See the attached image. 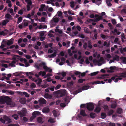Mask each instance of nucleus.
<instances>
[{
	"label": "nucleus",
	"mask_w": 126,
	"mask_h": 126,
	"mask_svg": "<svg viewBox=\"0 0 126 126\" xmlns=\"http://www.w3.org/2000/svg\"><path fill=\"white\" fill-rule=\"evenodd\" d=\"M126 77V72L124 73H119L117 75H115L114 76L112 77L111 79L112 80H114L116 77H117V79L118 80H121L122 79V78H125Z\"/></svg>",
	"instance_id": "1"
},
{
	"label": "nucleus",
	"mask_w": 126,
	"mask_h": 126,
	"mask_svg": "<svg viewBox=\"0 0 126 126\" xmlns=\"http://www.w3.org/2000/svg\"><path fill=\"white\" fill-rule=\"evenodd\" d=\"M6 102L7 104H10V98L7 96L3 98H0V103L4 104Z\"/></svg>",
	"instance_id": "2"
},
{
	"label": "nucleus",
	"mask_w": 126,
	"mask_h": 126,
	"mask_svg": "<svg viewBox=\"0 0 126 126\" xmlns=\"http://www.w3.org/2000/svg\"><path fill=\"white\" fill-rule=\"evenodd\" d=\"M66 91L65 90H58L56 91V93L58 95H59L60 97L65 96L67 93Z\"/></svg>",
	"instance_id": "3"
},
{
	"label": "nucleus",
	"mask_w": 126,
	"mask_h": 126,
	"mask_svg": "<svg viewBox=\"0 0 126 126\" xmlns=\"http://www.w3.org/2000/svg\"><path fill=\"white\" fill-rule=\"evenodd\" d=\"M27 112V110L25 108H24L21 111H18L17 113L20 117H23L25 115Z\"/></svg>",
	"instance_id": "4"
},
{
	"label": "nucleus",
	"mask_w": 126,
	"mask_h": 126,
	"mask_svg": "<svg viewBox=\"0 0 126 126\" xmlns=\"http://www.w3.org/2000/svg\"><path fill=\"white\" fill-rule=\"evenodd\" d=\"M94 107V105L92 103H88L87 104L86 108L89 111L93 110Z\"/></svg>",
	"instance_id": "5"
},
{
	"label": "nucleus",
	"mask_w": 126,
	"mask_h": 126,
	"mask_svg": "<svg viewBox=\"0 0 126 126\" xmlns=\"http://www.w3.org/2000/svg\"><path fill=\"white\" fill-rule=\"evenodd\" d=\"M50 111L49 109L47 107H45L42 110V112L44 113H48Z\"/></svg>",
	"instance_id": "6"
},
{
	"label": "nucleus",
	"mask_w": 126,
	"mask_h": 126,
	"mask_svg": "<svg viewBox=\"0 0 126 126\" xmlns=\"http://www.w3.org/2000/svg\"><path fill=\"white\" fill-rule=\"evenodd\" d=\"M103 19V17L102 16H99V17L96 18L94 19H90V20L92 22H97L98 21H99L100 20H102Z\"/></svg>",
	"instance_id": "7"
},
{
	"label": "nucleus",
	"mask_w": 126,
	"mask_h": 126,
	"mask_svg": "<svg viewBox=\"0 0 126 126\" xmlns=\"http://www.w3.org/2000/svg\"><path fill=\"white\" fill-rule=\"evenodd\" d=\"M59 21V19L57 18H53L51 21L50 23L52 25H54L53 22L57 23Z\"/></svg>",
	"instance_id": "8"
},
{
	"label": "nucleus",
	"mask_w": 126,
	"mask_h": 126,
	"mask_svg": "<svg viewBox=\"0 0 126 126\" xmlns=\"http://www.w3.org/2000/svg\"><path fill=\"white\" fill-rule=\"evenodd\" d=\"M44 97L45 98L51 99L52 98V95L50 94H49L46 93L44 95Z\"/></svg>",
	"instance_id": "9"
},
{
	"label": "nucleus",
	"mask_w": 126,
	"mask_h": 126,
	"mask_svg": "<svg viewBox=\"0 0 126 126\" xmlns=\"http://www.w3.org/2000/svg\"><path fill=\"white\" fill-rule=\"evenodd\" d=\"M39 102L41 104H45L46 101L44 98H41L40 99L39 101Z\"/></svg>",
	"instance_id": "10"
},
{
	"label": "nucleus",
	"mask_w": 126,
	"mask_h": 126,
	"mask_svg": "<svg viewBox=\"0 0 126 126\" xmlns=\"http://www.w3.org/2000/svg\"><path fill=\"white\" fill-rule=\"evenodd\" d=\"M57 1L60 2V5L62 7H63L65 6V3L64 2H62V0H58Z\"/></svg>",
	"instance_id": "11"
},
{
	"label": "nucleus",
	"mask_w": 126,
	"mask_h": 126,
	"mask_svg": "<svg viewBox=\"0 0 126 126\" xmlns=\"http://www.w3.org/2000/svg\"><path fill=\"white\" fill-rule=\"evenodd\" d=\"M120 57L117 55H115L113 58V59L114 61H118L119 60Z\"/></svg>",
	"instance_id": "12"
},
{
	"label": "nucleus",
	"mask_w": 126,
	"mask_h": 126,
	"mask_svg": "<svg viewBox=\"0 0 126 126\" xmlns=\"http://www.w3.org/2000/svg\"><path fill=\"white\" fill-rule=\"evenodd\" d=\"M13 39H11L10 40H8L6 43V44L7 45H10L12 44L13 43Z\"/></svg>",
	"instance_id": "13"
},
{
	"label": "nucleus",
	"mask_w": 126,
	"mask_h": 126,
	"mask_svg": "<svg viewBox=\"0 0 126 126\" xmlns=\"http://www.w3.org/2000/svg\"><path fill=\"white\" fill-rule=\"evenodd\" d=\"M40 114V112L39 111H34L32 113V115L34 117H36L37 115H39Z\"/></svg>",
	"instance_id": "14"
},
{
	"label": "nucleus",
	"mask_w": 126,
	"mask_h": 126,
	"mask_svg": "<svg viewBox=\"0 0 126 126\" xmlns=\"http://www.w3.org/2000/svg\"><path fill=\"white\" fill-rule=\"evenodd\" d=\"M56 52L55 51L52 54L50 55H48V57L49 58H54L56 56Z\"/></svg>",
	"instance_id": "15"
},
{
	"label": "nucleus",
	"mask_w": 126,
	"mask_h": 126,
	"mask_svg": "<svg viewBox=\"0 0 126 126\" xmlns=\"http://www.w3.org/2000/svg\"><path fill=\"white\" fill-rule=\"evenodd\" d=\"M119 50L121 53L123 54V53L124 52H125L126 51V47L124 48L121 47L120 48Z\"/></svg>",
	"instance_id": "16"
},
{
	"label": "nucleus",
	"mask_w": 126,
	"mask_h": 126,
	"mask_svg": "<svg viewBox=\"0 0 126 126\" xmlns=\"http://www.w3.org/2000/svg\"><path fill=\"white\" fill-rule=\"evenodd\" d=\"M80 114L83 116H87V115L85 113V110H81L80 112Z\"/></svg>",
	"instance_id": "17"
},
{
	"label": "nucleus",
	"mask_w": 126,
	"mask_h": 126,
	"mask_svg": "<svg viewBox=\"0 0 126 126\" xmlns=\"http://www.w3.org/2000/svg\"><path fill=\"white\" fill-rule=\"evenodd\" d=\"M37 121L38 123H42L43 122V121L42 120V118L40 117L37 118Z\"/></svg>",
	"instance_id": "18"
},
{
	"label": "nucleus",
	"mask_w": 126,
	"mask_h": 126,
	"mask_svg": "<svg viewBox=\"0 0 126 126\" xmlns=\"http://www.w3.org/2000/svg\"><path fill=\"white\" fill-rule=\"evenodd\" d=\"M88 47L90 49L92 48L93 46L92 45L91 42L90 41H89L87 43Z\"/></svg>",
	"instance_id": "19"
},
{
	"label": "nucleus",
	"mask_w": 126,
	"mask_h": 126,
	"mask_svg": "<svg viewBox=\"0 0 126 126\" xmlns=\"http://www.w3.org/2000/svg\"><path fill=\"white\" fill-rule=\"evenodd\" d=\"M19 93L21 94H23L25 95V96L27 97H29V96L28 94V93L26 92H19Z\"/></svg>",
	"instance_id": "20"
},
{
	"label": "nucleus",
	"mask_w": 126,
	"mask_h": 126,
	"mask_svg": "<svg viewBox=\"0 0 126 126\" xmlns=\"http://www.w3.org/2000/svg\"><path fill=\"white\" fill-rule=\"evenodd\" d=\"M84 32L86 33H90L91 34L92 32H90L89 30L86 27H85L84 29Z\"/></svg>",
	"instance_id": "21"
},
{
	"label": "nucleus",
	"mask_w": 126,
	"mask_h": 126,
	"mask_svg": "<svg viewBox=\"0 0 126 126\" xmlns=\"http://www.w3.org/2000/svg\"><path fill=\"white\" fill-rule=\"evenodd\" d=\"M113 112V110L110 109L108 111L107 113L108 115L109 116H110L112 115Z\"/></svg>",
	"instance_id": "22"
},
{
	"label": "nucleus",
	"mask_w": 126,
	"mask_h": 126,
	"mask_svg": "<svg viewBox=\"0 0 126 126\" xmlns=\"http://www.w3.org/2000/svg\"><path fill=\"white\" fill-rule=\"evenodd\" d=\"M101 110V108L99 107H98L96 108L95 110L94 111L98 113L100 112Z\"/></svg>",
	"instance_id": "23"
},
{
	"label": "nucleus",
	"mask_w": 126,
	"mask_h": 126,
	"mask_svg": "<svg viewBox=\"0 0 126 126\" xmlns=\"http://www.w3.org/2000/svg\"><path fill=\"white\" fill-rule=\"evenodd\" d=\"M25 2L27 3V5L31 6L32 3V2L31 0H25Z\"/></svg>",
	"instance_id": "24"
},
{
	"label": "nucleus",
	"mask_w": 126,
	"mask_h": 126,
	"mask_svg": "<svg viewBox=\"0 0 126 126\" xmlns=\"http://www.w3.org/2000/svg\"><path fill=\"white\" fill-rule=\"evenodd\" d=\"M9 22V20L8 19L2 21V24L3 25L5 26L6 25L7 23Z\"/></svg>",
	"instance_id": "25"
},
{
	"label": "nucleus",
	"mask_w": 126,
	"mask_h": 126,
	"mask_svg": "<svg viewBox=\"0 0 126 126\" xmlns=\"http://www.w3.org/2000/svg\"><path fill=\"white\" fill-rule=\"evenodd\" d=\"M26 10L25 8H23V9H21L19 10L18 12V13L20 15H22L24 11Z\"/></svg>",
	"instance_id": "26"
},
{
	"label": "nucleus",
	"mask_w": 126,
	"mask_h": 126,
	"mask_svg": "<svg viewBox=\"0 0 126 126\" xmlns=\"http://www.w3.org/2000/svg\"><path fill=\"white\" fill-rule=\"evenodd\" d=\"M117 103L116 102L113 103L111 105V107L112 108H115L117 106Z\"/></svg>",
	"instance_id": "27"
},
{
	"label": "nucleus",
	"mask_w": 126,
	"mask_h": 126,
	"mask_svg": "<svg viewBox=\"0 0 126 126\" xmlns=\"http://www.w3.org/2000/svg\"><path fill=\"white\" fill-rule=\"evenodd\" d=\"M12 117L16 120H17L18 118V116L16 114H14L12 115Z\"/></svg>",
	"instance_id": "28"
},
{
	"label": "nucleus",
	"mask_w": 126,
	"mask_h": 126,
	"mask_svg": "<svg viewBox=\"0 0 126 126\" xmlns=\"http://www.w3.org/2000/svg\"><path fill=\"white\" fill-rule=\"evenodd\" d=\"M5 17L8 19H10L11 17V16L10 15V14H7L5 15Z\"/></svg>",
	"instance_id": "29"
},
{
	"label": "nucleus",
	"mask_w": 126,
	"mask_h": 126,
	"mask_svg": "<svg viewBox=\"0 0 126 126\" xmlns=\"http://www.w3.org/2000/svg\"><path fill=\"white\" fill-rule=\"evenodd\" d=\"M20 102L22 104H25L26 103V101L24 99H21L20 100Z\"/></svg>",
	"instance_id": "30"
},
{
	"label": "nucleus",
	"mask_w": 126,
	"mask_h": 126,
	"mask_svg": "<svg viewBox=\"0 0 126 126\" xmlns=\"http://www.w3.org/2000/svg\"><path fill=\"white\" fill-rule=\"evenodd\" d=\"M98 72H99L98 71L94 72L91 73L90 74V75L91 76H94L96 75L97 74Z\"/></svg>",
	"instance_id": "31"
},
{
	"label": "nucleus",
	"mask_w": 126,
	"mask_h": 126,
	"mask_svg": "<svg viewBox=\"0 0 126 126\" xmlns=\"http://www.w3.org/2000/svg\"><path fill=\"white\" fill-rule=\"evenodd\" d=\"M101 118L103 119H104L105 118L106 116V113H101Z\"/></svg>",
	"instance_id": "32"
},
{
	"label": "nucleus",
	"mask_w": 126,
	"mask_h": 126,
	"mask_svg": "<svg viewBox=\"0 0 126 126\" xmlns=\"http://www.w3.org/2000/svg\"><path fill=\"white\" fill-rule=\"evenodd\" d=\"M89 88V86H85L82 87V90H85L88 89Z\"/></svg>",
	"instance_id": "33"
},
{
	"label": "nucleus",
	"mask_w": 126,
	"mask_h": 126,
	"mask_svg": "<svg viewBox=\"0 0 126 126\" xmlns=\"http://www.w3.org/2000/svg\"><path fill=\"white\" fill-rule=\"evenodd\" d=\"M25 73L26 74V75L27 76H28L29 75V74L30 75H34V73L32 72H30L29 73L28 72H25Z\"/></svg>",
	"instance_id": "34"
},
{
	"label": "nucleus",
	"mask_w": 126,
	"mask_h": 126,
	"mask_svg": "<svg viewBox=\"0 0 126 126\" xmlns=\"http://www.w3.org/2000/svg\"><path fill=\"white\" fill-rule=\"evenodd\" d=\"M43 68L45 70L46 72H47L48 71L49 69V68L48 67L46 66H44L43 67Z\"/></svg>",
	"instance_id": "35"
},
{
	"label": "nucleus",
	"mask_w": 126,
	"mask_h": 126,
	"mask_svg": "<svg viewBox=\"0 0 126 126\" xmlns=\"http://www.w3.org/2000/svg\"><path fill=\"white\" fill-rule=\"evenodd\" d=\"M21 74V73L19 72H16L13 74V75L15 76H20Z\"/></svg>",
	"instance_id": "36"
},
{
	"label": "nucleus",
	"mask_w": 126,
	"mask_h": 126,
	"mask_svg": "<svg viewBox=\"0 0 126 126\" xmlns=\"http://www.w3.org/2000/svg\"><path fill=\"white\" fill-rule=\"evenodd\" d=\"M117 112L119 114H121L122 112V109L121 108L118 109L117 110Z\"/></svg>",
	"instance_id": "37"
},
{
	"label": "nucleus",
	"mask_w": 126,
	"mask_h": 126,
	"mask_svg": "<svg viewBox=\"0 0 126 126\" xmlns=\"http://www.w3.org/2000/svg\"><path fill=\"white\" fill-rule=\"evenodd\" d=\"M82 90V89H79L77 90L75 92V94H76L79 93L81 92Z\"/></svg>",
	"instance_id": "38"
},
{
	"label": "nucleus",
	"mask_w": 126,
	"mask_h": 126,
	"mask_svg": "<svg viewBox=\"0 0 126 126\" xmlns=\"http://www.w3.org/2000/svg\"><path fill=\"white\" fill-rule=\"evenodd\" d=\"M22 18L21 17H19L18 18V19L17 21V24H19L22 21Z\"/></svg>",
	"instance_id": "39"
},
{
	"label": "nucleus",
	"mask_w": 126,
	"mask_h": 126,
	"mask_svg": "<svg viewBox=\"0 0 126 126\" xmlns=\"http://www.w3.org/2000/svg\"><path fill=\"white\" fill-rule=\"evenodd\" d=\"M106 3L108 6H111L112 5L109 0H106Z\"/></svg>",
	"instance_id": "40"
},
{
	"label": "nucleus",
	"mask_w": 126,
	"mask_h": 126,
	"mask_svg": "<svg viewBox=\"0 0 126 126\" xmlns=\"http://www.w3.org/2000/svg\"><path fill=\"white\" fill-rule=\"evenodd\" d=\"M36 85L34 83H32L30 85L31 88L33 89L36 87Z\"/></svg>",
	"instance_id": "41"
},
{
	"label": "nucleus",
	"mask_w": 126,
	"mask_h": 126,
	"mask_svg": "<svg viewBox=\"0 0 126 126\" xmlns=\"http://www.w3.org/2000/svg\"><path fill=\"white\" fill-rule=\"evenodd\" d=\"M39 81L37 83V85H38L40 84L42 82V80L40 78H38V79Z\"/></svg>",
	"instance_id": "42"
},
{
	"label": "nucleus",
	"mask_w": 126,
	"mask_h": 126,
	"mask_svg": "<svg viewBox=\"0 0 126 126\" xmlns=\"http://www.w3.org/2000/svg\"><path fill=\"white\" fill-rule=\"evenodd\" d=\"M104 108L105 111H108L109 110L108 107L107 105H105L104 106Z\"/></svg>",
	"instance_id": "43"
},
{
	"label": "nucleus",
	"mask_w": 126,
	"mask_h": 126,
	"mask_svg": "<svg viewBox=\"0 0 126 126\" xmlns=\"http://www.w3.org/2000/svg\"><path fill=\"white\" fill-rule=\"evenodd\" d=\"M4 118L6 121H8V122H10V119L7 116H5L4 117Z\"/></svg>",
	"instance_id": "44"
},
{
	"label": "nucleus",
	"mask_w": 126,
	"mask_h": 126,
	"mask_svg": "<svg viewBox=\"0 0 126 126\" xmlns=\"http://www.w3.org/2000/svg\"><path fill=\"white\" fill-rule=\"evenodd\" d=\"M108 26L110 27V29L111 30L113 28V26L111 23H108Z\"/></svg>",
	"instance_id": "45"
},
{
	"label": "nucleus",
	"mask_w": 126,
	"mask_h": 126,
	"mask_svg": "<svg viewBox=\"0 0 126 126\" xmlns=\"http://www.w3.org/2000/svg\"><path fill=\"white\" fill-rule=\"evenodd\" d=\"M48 84H43L41 85V87L43 88H46L48 86Z\"/></svg>",
	"instance_id": "46"
},
{
	"label": "nucleus",
	"mask_w": 126,
	"mask_h": 126,
	"mask_svg": "<svg viewBox=\"0 0 126 126\" xmlns=\"http://www.w3.org/2000/svg\"><path fill=\"white\" fill-rule=\"evenodd\" d=\"M48 121L49 122H50V123H54L55 122V121L54 120L51 118H50L48 120Z\"/></svg>",
	"instance_id": "47"
},
{
	"label": "nucleus",
	"mask_w": 126,
	"mask_h": 126,
	"mask_svg": "<svg viewBox=\"0 0 126 126\" xmlns=\"http://www.w3.org/2000/svg\"><path fill=\"white\" fill-rule=\"evenodd\" d=\"M90 116L91 118H94L95 116V115L94 113H91L90 114Z\"/></svg>",
	"instance_id": "48"
},
{
	"label": "nucleus",
	"mask_w": 126,
	"mask_h": 126,
	"mask_svg": "<svg viewBox=\"0 0 126 126\" xmlns=\"http://www.w3.org/2000/svg\"><path fill=\"white\" fill-rule=\"evenodd\" d=\"M85 80V79H80L78 80V82L79 83H82L83 81H84Z\"/></svg>",
	"instance_id": "49"
},
{
	"label": "nucleus",
	"mask_w": 126,
	"mask_h": 126,
	"mask_svg": "<svg viewBox=\"0 0 126 126\" xmlns=\"http://www.w3.org/2000/svg\"><path fill=\"white\" fill-rule=\"evenodd\" d=\"M58 16L59 17H60L62 15V12L60 11H59L58 12Z\"/></svg>",
	"instance_id": "50"
},
{
	"label": "nucleus",
	"mask_w": 126,
	"mask_h": 126,
	"mask_svg": "<svg viewBox=\"0 0 126 126\" xmlns=\"http://www.w3.org/2000/svg\"><path fill=\"white\" fill-rule=\"evenodd\" d=\"M120 59L122 60L123 62H125L126 60V57H125L122 56L120 57Z\"/></svg>",
	"instance_id": "51"
},
{
	"label": "nucleus",
	"mask_w": 126,
	"mask_h": 126,
	"mask_svg": "<svg viewBox=\"0 0 126 126\" xmlns=\"http://www.w3.org/2000/svg\"><path fill=\"white\" fill-rule=\"evenodd\" d=\"M70 6L71 8H73L74 7V2L73 1H71L70 2Z\"/></svg>",
	"instance_id": "52"
},
{
	"label": "nucleus",
	"mask_w": 126,
	"mask_h": 126,
	"mask_svg": "<svg viewBox=\"0 0 126 126\" xmlns=\"http://www.w3.org/2000/svg\"><path fill=\"white\" fill-rule=\"evenodd\" d=\"M75 74L76 75H80L81 74V72L78 71H76L75 72H74Z\"/></svg>",
	"instance_id": "53"
},
{
	"label": "nucleus",
	"mask_w": 126,
	"mask_h": 126,
	"mask_svg": "<svg viewBox=\"0 0 126 126\" xmlns=\"http://www.w3.org/2000/svg\"><path fill=\"white\" fill-rule=\"evenodd\" d=\"M79 36L82 38H84L85 37L84 35L83 34H79Z\"/></svg>",
	"instance_id": "54"
},
{
	"label": "nucleus",
	"mask_w": 126,
	"mask_h": 126,
	"mask_svg": "<svg viewBox=\"0 0 126 126\" xmlns=\"http://www.w3.org/2000/svg\"><path fill=\"white\" fill-rule=\"evenodd\" d=\"M87 44V43H85L83 45V47L84 49H86Z\"/></svg>",
	"instance_id": "55"
},
{
	"label": "nucleus",
	"mask_w": 126,
	"mask_h": 126,
	"mask_svg": "<svg viewBox=\"0 0 126 126\" xmlns=\"http://www.w3.org/2000/svg\"><path fill=\"white\" fill-rule=\"evenodd\" d=\"M111 21L113 25H115L116 23V22L115 20L114 19H112L111 20Z\"/></svg>",
	"instance_id": "56"
},
{
	"label": "nucleus",
	"mask_w": 126,
	"mask_h": 126,
	"mask_svg": "<svg viewBox=\"0 0 126 126\" xmlns=\"http://www.w3.org/2000/svg\"><path fill=\"white\" fill-rule=\"evenodd\" d=\"M53 113L54 116L55 117H56L57 116V114L56 111L55 110H54L53 111Z\"/></svg>",
	"instance_id": "57"
},
{
	"label": "nucleus",
	"mask_w": 126,
	"mask_h": 126,
	"mask_svg": "<svg viewBox=\"0 0 126 126\" xmlns=\"http://www.w3.org/2000/svg\"><path fill=\"white\" fill-rule=\"evenodd\" d=\"M61 106L62 107H64L66 106V105L65 103H61L60 104Z\"/></svg>",
	"instance_id": "58"
},
{
	"label": "nucleus",
	"mask_w": 126,
	"mask_h": 126,
	"mask_svg": "<svg viewBox=\"0 0 126 126\" xmlns=\"http://www.w3.org/2000/svg\"><path fill=\"white\" fill-rule=\"evenodd\" d=\"M52 76V74H51L50 73H48L44 77V78L46 77H48L49 76Z\"/></svg>",
	"instance_id": "59"
},
{
	"label": "nucleus",
	"mask_w": 126,
	"mask_h": 126,
	"mask_svg": "<svg viewBox=\"0 0 126 126\" xmlns=\"http://www.w3.org/2000/svg\"><path fill=\"white\" fill-rule=\"evenodd\" d=\"M60 59L61 60V62H65V59L63 57H62L60 58Z\"/></svg>",
	"instance_id": "60"
},
{
	"label": "nucleus",
	"mask_w": 126,
	"mask_h": 126,
	"mask_svg": "<svg viewBox=\"0 0 126 126\" xmlns=\"http://www.w3.org/2000/svg\"><path fill=\"white\" fill-rule=\"evenodd\" d=\"M61 86V85L58 84L55 87V90H57L59 89Z\"/></svg>",
	"instance_id": "61"
},
{
	"label": "nucleus",
	"mask_w": 126,
	"mask_h": 126,
	"mask_svg": "<svg viewBox=\"0 0 126 126\" xmlns=\"http://www.w3.org/2000/svg\"><path fill=\"white\" fill-rule=\"evenodd\" d=\"M8 126H19V125H18L10 124L8 125Z\"/></svg>",
	"instance_id": "62"
},
{
	"label": "nucleus",
	"mask_w": 126,
	"mask_h": 126,
	"mask_svg": "<svg viewBox=\"0 0 126 126\" xmlns=\"http://www.w3.org/2000/svg\"><path fill=\"white\" fill-rule=\"evenodd\" d=\"M66 73L65 72H63L61 73V75L63 77H64L66 75Z\"/></svg>",
	"instance_id": "63"
},
{
	"label": "nucleus",
	"mask_w": 126,
	"mask_h": 126,
	"mask_svg": "<svg viewBox=\"0 0 126 126\" xmlns=\"http://www.w3.org/2000/svg\"><path fill=\"white\" fill-rule=\"evenodd\" d=\"M49 89L52 91H54V89L55 88V87L54 86H52L51 87H49Z\"/></svg>",
	"instance_id": "64"
}]
</instances>
